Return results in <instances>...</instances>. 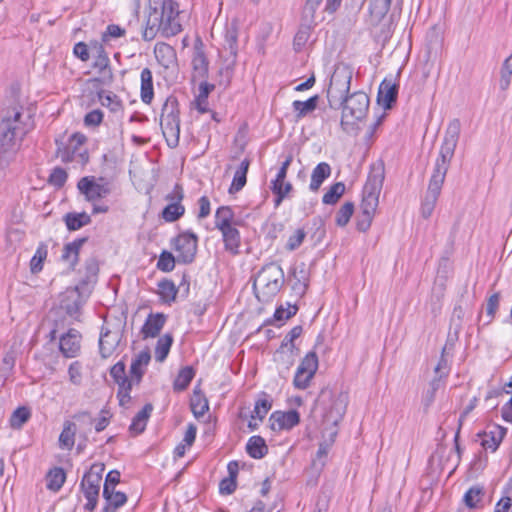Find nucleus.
<instances>
[{"label": "nucleus", "instance_id": "bf43d9fd", "mask_svg": "<svg viewBox=\"0 0 512 512\" xmlns=\"http://www.w3.org/2000/svg\"><path fill=\"white\" fill-rule=\"evenodd\" d=\"M47 256V250L44 247H39L31 259L30 267L33 273L40 272L43 268V261Z\"/></svg>", "mask_w": 512, "mask_h": 512}, {"label": "nucleus", "instance_id": "7ed1b4c3", "mask_svg": "<svg viewBox=\"0 0 512 512\" xmlns=\"http://www.w3.org/2000/svg\"><path fill=\"white\" fill-rule=\"evenodd\" d=\"M179 14V4L175 0H149L143 30L144 40L151 41L158 33L166 38L180 33L182 25Z\"/></svg>", "mask_w": 512, "mask_h": 512}, {"label": "nucleus", "instance_id": "4d7b16f0", "mask_svg": "<svg viewBox=\"0 0 512 512\" xmlns=\"http://www.w3.org/2000/svg\"><path fill=\"white\" fill-rule=\"evenodd\" d=\"M306 237V232L302 228L296 229L288 238L285 248L288 251H294L298 249Z\"/></svg>", "mask_w": 512, "mask_h": 512}, {"label": "nucleus", "instance_id": "423d86ee", "mask_svg": "<svg viewBox=\"0 0 512 512\" xmlns=\"http://www.w3.org/2000/svg\"><path fill=\"white\" fill-rule=\"evenodd\" d=\"M284 284V272L280 265L270 263L265 265L257 274L253 289L261 302L271 301Z\"/></svg>", "mask_w": 512, "mask_h": 512}, {"label": "nucleus", "instance_id": "e2e57ef3", "mask_svg": "<svg viewBox=\"0 0 512 512\" xmlns=\"http://www.w3.org/2000/svg\"><path fill=\"white\" fill-rule=\"evenodd\" d=\"M66 180L67 173L63 168L60 167L54 168L49 176V183L56 187H62Z\"/></svg>", "mask_w": 512, "mask_h": 512}, {"label": "nucleus", "instance_id": "f8f14e48", "mask_svg": "<svg viewBox=\"0 0 512 512\" xmlns=\"http://www.w3.org/2000/svg\"><path fill=\"white\" fill-rule=\"evenodd\" d=\"M87 137L82 133L72 134L61 152V158L64 162H75L85 165L89 161V153L86 147Z\"/></svg>", "mask_w": 512, "mask_h": 512}, {"label": "nucleus", "instance_id": "5701e85b", "mask_svg": "<svg viewBox=\"0 0 512 512\" xmlns=\"http://www.w3.org/2000/svg\"><path fill=\"white\" fill-rule=\"evenodd\" d=\"M241 224H234L227 228L220 230L222 235V240L224 243V248L227 252L232 255H237L240 252L241 246V235L237 228Z\"/></svg>", "mask_w": 512, "mask_h": 512}, {"label": "nucleus", "instance_id": "6e6d98bb", "mask_svg": "<svg viewBox=\"0 0 512 512\" xmlns=\"http://www.w3.org/2000/svg\"><path fill=\"white\" fill-rule=\"evenodd\" d=\"M391 0H370V12L376 18H383L389 11Z\"/></svg>", "mask_w": 512, "mask_h": 512}, {"label": "nucleus", "instance_id": "3c124183", "mask_svg": "<svg viewBox=\"0 0 512 512\" xmlns=\"http://www.w3.org/2000/svg\"><path fill=\"white\" fill-rule=\"evenodd\" d=\"M110 375L114 379V381L118 384V386L126 385V384H135L134 380L130 376L128 378L125 373V364L122 361L117 362L110 369Z\"/></svg>", "mask_w": 512, "mask_h": 512}, {"label": "nucleus", "instance_id": "f704fd0d", "mask_svg": "<svg viewBox=\"0 0 512 512\" xmlns=\"http://www.w3.org/2000/svg\"><path fill=\"white\" fill-rule=\"evenodd\" d=\"M152 410L153 406L146 404L132 419L129 430L136 435L142 433L146 428Z\"/></svg>", "mask_w": 512, "mask_h": 512}, {"label": "nucleus", "instance_id": "680f3d73", "mask_svg": "<svg viewBox=\"0 0 512 512\" xmlns=\"http://www.w3.org/2000/svg\"><path fill=\"white\" fill-rule=\"evenodd\" d=\"M271 408V404L267 399H260L256 402L252 418H258L262 421L267 415L268 411Z\"/></svg>", "mask_w": 512, "mask_h": 512}, {"label": "nucleus", "instance_id": "1a4fd4ad", "mask_svg": "<svg viewBox=\"0 0 512 512\" xmlns=\"http://www.w3.org/2000/svg\"><path fill=\"white\" fill-rule=\"evenodd\" d=\"M352 77L353 68L351 66L344 63L336 66L327 91L328 101L331 106L336 105V101L343 100V97L348 94Z\"/></svg>", "mask_w": 512, "mask_h": 512}, {"label": "nucleus", "instance_id": "0eeeda50", "mask_svg": "<svg viewBox=\"0 0 512 512\" xmlns=\"http://www.w3.org/2000/svg\"><path fill=\"white\" fill-rule=\"evenodd\" d=\"M160 125L167 145L175 148L180 139V118L178 100L169 96L162 106Z\"/></svg>", "mask_w": 512, "mask_h": 512}, {"label": "nucleus", "instance_id": "ddd939ff", "mask_svg": "<svg viewBox=\"0 0 512 512\" xmlns=\"http://www.w3.org/2000/svg\"><path fill=\"white\" fill-rule=\"evenodd\" d=\"M318 369V357L315 352H309L298 366L293 384L297 389H306Z\"/></svg>", "mask_w": 512, "mask_h": 512}, {"label": "nucleus", "instance_id": "20e7f679", "mask_svg": "<svg viewBox=\"0 0 512 512\" xmlns=\"http://www.w3.org/2000/svg\"><path fill=\"white\" fill-rule=\"evenodd\" d=\"M31 129L29 115L24 116L18 108L7 110L0 123V153L14 154Z\"/></svg>", "mask_w": 512, "mask_h": 512}, {"label": "nucleus", "instance_id": "5fc2aeb1", "mask_svg": "<svg viewBox=\"0 0 512 512\" xmlns=\"http://www.w3.org/2000/svg\"><path fill=\"white\" fill-rule=\"evenodd\" d=\"M354 213V204L352 202L344 203L337 211L335 222L338 226L344 227L348 224L351 216Z\"/></svg>", "mask_w": 512, "mask_h": 512}, {"label": "nucleus", "instance_id": "774afa93", "mask_svg": "<svg viewBox=\"0 0 512 512\" xmlns=\"http://www.w3.org/2000/svg\"><path fill=\"white\" fill-rule=\"evenodd\" d=\"M322 0H307L303 8V15L305 19L314 21L316 10L321 4Z\"/></svg>", "mask_w": 512, "mask_h": 512}, {"label": "nucleus", "instance_id": "a878e982", "mask_svg": "<svg viewBox=\"0 0 512 512\" xmlns=\"http://www.w3.org/2000/svg\"><path fill=\"white\" fill-rule=\"evenodd\" d=\"M481 437V445L485 450L492 452L496 451L505 436V430L498 426L493 425L489 430L485 431Z\"/></svg>", "mask_w": 512, "mask_h": 512}, {"label": "nucleus", "instance_id": "13d9d810", "mask_svg": "<svg viewBox=\"0 0 512 512\" xmlns=\"http://www.w3.org/2000/svg\"><path fill=\"white\" fill-rule=\"evenodd\" d=\"M157 268L163 272H170L175 268V258L172 253L163 251L158 259Z\"/></svg>", "mask_w": 512, "mask_h": 512}, {"label": "nucleus", "instance_id": "9d476101", "mask_svg": "<svg viewBox=\"0 0 512 512\" xmlns=\"http://www.w3.org/2000/svg\"><path fill=\"white\" fill-rule=\"evenodd\" d=\"M104 469V464L94 463L82 478L81 490L87 499L86 510L92 511L97 506Z\"/></svg>", "mask_w": 512, "mask_h": 512}, {"label": "nucleus", "instance_id": "bb28decb", "mask_svg": "<svg viewBox=\"0 0 512 512\" xmlns=\"http://www.w3.org/2000/svg\"><path fill=\"white\" fill-rule=\"evenodd\" d=\"M120 342V333L118 331H104L99 339V349L103 358H108L117 348Z\"/></svg>", "mask_w": 512, "mask_h": 512}, {"label": "nucleus", "instance_id": "f3484780", "mask_svg": "<svg viewBox=\"0 0 512 512\" xmlns=\"http://www.w3.org/2000/svg\"><path fill=\"white\" fill-rule=\"evenodd\" d=\"M81 348V334L76 329H70L59 339V349L64 357L78 356Z\"/></svg>", "mask_w": 512, "mask_h": 512}, {"label": "nucleus", "instance_id": "39448f33", "mask_svg": "<svg viewBox=\"0 0 512 512\" xmlns=\"http://www.w3.org/2000/svg\"><path fill=\"white\" fill-rule=\"evenodd\" d=\"M384 172L380 167H373L363 188L360 212L357 215V229L366 232L371 227L382 190Z\"/></svg>", "mask_w": 512, "mask_h": 512}, {"label": "nucleus", "instance_id": "ea45409f", "mask_svg": "<svg viewBox=\"0 0 512 512\" xmlns=\"http://www.w3.org/2000/svg\"><path fill=\"white\" fill-rule=\"evenodd\" d=\"M98 99L103 107L108 108L113 113L120 112L123 109L122 101L112 92L100 91L98 93Z\"/></svg>", "mask_w": 512, "mask_h": 512}, {"label": "nucleus", "instance_id": "4be33fe9", "mask_svg": "<svg viewBox=\"0 0 512 512\" xmlns=\"http://www.w3.org/2000/svg\"><path fill=\"white\" fill-rule=\"evenodd\" d=\"M150 360H151V354L148 349L140 351L132 359L131 366H130V375L136 385H138L141 382V379L146 372V369L150 363Z\"/></svg>", "mask_w": 512, "mask_h": 512}, {"label": "nucleus", "instance_id": "4c0bfd02", "mask_svg": "<svg viewBox=\"0 0 512 512\" xmlns=\"http://www.w3.org/2000/svg\"><path fill=\"white\" fill-rule=\"evenodd\" d=\"M76 424L65 421L59 436V445L62 449L71 450L75 443Z\"/></svg>", "mask_w": 512, "mask_h": 512}, {"label": "nucleus", "instance_id": "dca6fc26", "mask_svg": "<svg viewBox=\"0 0 512 512\" xmlns=\"http://www.w3.org/2000/svg\"><path fill=\"white\" fill-rule=\"evenodd\" d=\"M302 333L301 326L293 327L290 332L284 337L280 348L277 350V356L279 358H283L284 355H287V366H292L295 357L297 356V348L295 345V340L300 337Z\"/></svg>", "mask_w": 512, "mask_h": 512}, {"label": "nucleus", "instance_id": "393cba45", "mask_svg": "<svg viewBox=\"0 0 512 512\" xmlns=\"http://www.w3.org/2000/svg\"><path fill=\"white\" fill-rule=\"evenodd\" d=\"M154 54L157 62L165 69H169L177 63L176 51L167 43H157L154 47Z\"/></svg>", "mask_w": 512, "mask_h": 512}, {"label": "nucleus", "instance_id": "c9c22d12", "mask_svg": "<svg viewBox=\"0 0 512 512\" xmlns=\"http://www.w3.org/2000/svg\"><path fill=\"white\" fill-rule=\"evenodd\" d=\"M330 174V165L326 162L319 163L312 171L309 188L312 191H317Z\"/></svg>", "mask_w": 512, "mask_h": 512}, {"label": "nucleus", "instance_id": "c03bdc74", "mask_svg": "<svg viewBox=\"0 0 512 512\" xmlns=\"http://www.w3.org/2000/svg\"><path fill=\"white\" fill-rule=\"evenodd\" d=\"M66 479L65 472L62 468L56 467L47 474V488L52 491H58L63 486Z\"/></svg>", "mask_w": 512, "mask_h": 512}, {"label": "nucleus", "instance_id": "69168bd1", "mask_svg": "<svg viewBox=\"0 0 512 512\" xmlns=\"http://www.w3.org/2000/svg\"><path fill=\"white\" fill-rule=\"evenodd\" d=\"M225 43L231 53H236L237 49V29L235 25L226 28Z\"/></svg>", "mask_w": 512, "mask_h": 512}, {"label": "nucleus", "instance_id": "a19ab883", "mask_svg": "<svg viewBox=\"0 0 512 512\" xmlns=\"http://www.w3.org/2000/svg\"><path fill=\"white\" fill-rule=\"evenodd\" d=\"M178 289L176 288L173 281L163 279L158 282V295L161 300L165 303H171L175 301Z\"/></svg>", "mask_w": 512, "mask_h": 512}, {"label": "nucleus", "instance_id": "603ef678", "mask_svg": "<svg viewBox=\"0 0 512 512\" xmlns=\"http://www.w3.org/2000/svg\"><path fill=\"white\" fill-rule=\"evenodd\" d=\"M345 192V185L342 182L333 184L329 190L323 195V203L333 205L335 204Z\"/></svg>", "mask_w": 512, "mask_h": 512}, {"label": "nucleus", "instance_id": "49530a36", "mask_svg": "<svg viewBox=\"0 0 512 512\" xmlns=\"http://www.w3.org/2000/svg\"><path fill=\"white\" fill-rule=\"evenodd\" d=\"M214 89V85L207 82H201L199 85V93L196 97V108L200 113L208 111V96Z\"/></svg>", "mask_w": 512, "mask_h": 512}, {"label": "nucleus", "instance_id": "37998d69", "mask_svg": "<svg viewBox=\"0 0 512 512\" xmlns=\"http://www.w3.org/2000/svg\"><path fill=\"white\" fill-rule=\"evenodd\" d=\"M484 496V489L480 485L472 486L465 494L463 501L469 508H478Z\"/></svg>", "mask_w": 512, "mask_h": 512}, {"label": "nucleus", "instance_id": "2eb2a0df", "mask_svg": "<svg viewBox=\"0 0 512 512\" xmlns=\"http://www.w3.org/2000/svg\"><path fill=\"white\" fill-rule=\"evenodd\" d=\"M169 204L162 211V218L166 222H174L185 213V207L181 204L184 198V190L180 184H176L173 190L166 195Z\"/></svg>", "mask_w": 512, "mask_h": 512}, {"label": "nucleus", "instance_id": "8fccbe9b", "mask_svg": "<svg viewBox=\"0 0 512 512\" xmlns=\"http://www.w3.org/2000/svg\"><path fill=\"white\" fill-rule=\"evenodd\" d=\"M292 282V289L295 293L299 296L304 295L308 286V278L305 270H294L292 272Z\"/></svg>", "mask_w": 512, "mask_h": 512}, {"label": "nucleus", "instance_id": "6e6552de", "mask_svg": "<svg viewBox=\"0 0 512 512\" xmlns=\"http://www.w3.org/2000/svg\"><path fill=\"white\" fill-rule=\"evenodd\" d=\"M336 105L342 106L341 125H351L365 118L369 108V97L362 91L345 95L343 100L336 101Z\"/></svg>", "mask_w": 512, "mask_h": 512}, {"label": "nucleus", "instance_id": "7c9ffc66", "mask_svg": "<svg viewBox=\"0 0 512 512\" xmlns=\"http://www.w3.org/2000/svg\"><path fill=\"white\" fill-rule=\"evenodd\" d=\"M141 88H140V97L142 102L145 104H150L154 97V87H153V75L149 68H144L141 71Z\"/></svg>", "mask_w": 512, "mask_h": 512}, {"label": "nucleus", "instance_id": "412c9836", "mask_svg": "<svg viewBox=\"0 0 512 512\" xmlns=\"http://www.w3.org/2000/svg\"><path fill=\"white\" fill-rule=\"evenodd\" d=\"M191 64L194 78H204L207 75L209 62L201 41L196 43L193 47Z\"/></svg>", "mask_w": 512, "mask_h": 512}, {"label": "nucleus", "instance_id": "09e8293b", "mask_svg": "<svg viewBox=\"0 0 512 512\" xmlns=\"http://www.w3.org/2000/svg\"><path fill=\"white\" fill-rule=\"evenodd\" d=\"M195 372L192 367L186 366L182 368L175 381H174V390L176 391H183L185 390L189 384L191 383L192 379L194 378Z\"/></svg>", "mask_w": 512, "mask_h": 512}, {"label": "nucleus", "instance_id": "58836bf2", "mask_svg": "<svg viewBox=\"0 0 512 512\" xmlns=\"http://www.w3.org/2000/svg\"><path fill=\"white\" fill-rule=\"evenodd\" d=\"M318 100H319V97L317 95H315L313 97H310L306 101H300V100L293 101L292 107H293L294 112L296 113V117L298 119H301V118L307 116L308 114H310L311 112H313L317 107Z\"/></svg>", "mask_w": 512, "mask_h": 512}, {"label": "nucleus", "instance_id": "0e129e2a", "mask_svg": "<svg viewBox=\"0 0 512 512\" xmlns=\"http://www.w3.org/2000/svg\"><path fill=\"white\" fill-rule=\"evenodd\" d=\"M298 311V307L296 305L288 304L287 308L280 306L276 309L274 313V318L277 321H283L294 316Z\"/></svg>", "mask_w": 512, "mask_h": 512}, {"label": "nucleus", "instance_id": "864d4df0", "mask_svg": "<svg viewBox=\"0 0 512 512\" xmlns=\"http://www.w3.org/2000/svg\"><path fill=\"white\" fill-rule=\"evenodd\" d=\"M107 505L103 508V512H116V510L127 502V497L123 492L117 491L110 496H106Z\"/></svg>", "mask_w": 512, "mask_h": 512}, {"label": "nucleus", "instance_id": "338daca9", "mask_svg": "<svg viewBox=\"0 0 512 512\" xmlns=\"http://www.w3.org/2000/svg\"><path fill=\"white\" fill-rule=\"evenodd\" d=\"M81 369H82L81 364L78 361H75V362L71 363L69 368H68L69 380L74 385H80L81 384V381H82Z\"/></svg>", "mask_w": 512, "mask_h": 512}, {"label": "nucleus", "instance_id": "052dcab7", "mask_svg": "<svg viewBox=\"0 0 512 512\" xmlns=\"http://www.w3.org/2000/svg\"><path fill=\"white\" fill-rule=\"evenodd\" d=\"M500 303V294L494 293L492 294L486 303V314L489 317L488 323H490L493 318L495 317V314L499 308Z\"/></svg>", "mask_w": 512, "mask_h": 512}, {"label": "nucleus", "instance_id": "de8ad7c7", "mask_svg": "<svg viewBox=\"0 0 512 512\" xmlns=\"http://www.w3.org/2000/svg\"><path fill=\"white\" fill-rule=\"evenodd\" d=\"M31 411L29 408L18 407L10 416L9 423L13 429H21L22 426L30 419Z\"/></svg>", "mask_w": 512, "mask_h": 512}, {"label": "nucleus", "instance_id": "c756f323", "mask_svg": "<svg viewBox=\"0 0 512 512\" xmlns=\"http://www.w3.org/2000/svg\"><path fill=\"white\" fill-rule=\"evenodd\" d=\"M190 408L196 418L203 417L209 410V403L204 393L195 387L190 399Z\"/></svg>", "mask_w": 512, "mask_h": 512}, {"label": "nucleus", "instance_id": "e433bc0d", "mask_svg": "<svg viewBox=\"0 0 512 512\" xmlns=\"http://www.w3.org/2000/svg\"><path fill=\"white\" fill-rule=\"evenodd\" d=\"M246 450L252 458L261 459L267 454L268 447L262 437L252 436L247 442Z\"/></svg>", "mask_w": 512, "mask_h": 512}, {"label": "nucleus", "instance_id": "c85d7f7f", "mask_svg": "<svg viewBox=\"0 0 512 512\" xmlns=\"http://www.w3.org/2000/svg\"><path fill=\"white\" fill-rule=\"evenodd\" d=\"M287 170L284 168H279L275 180L272 181L271 190L276 195L275 198V206H279L283 199L289 194L292 190L291 183H286L285 188H281V183L286 179Z\"/></svg>", "mask_w": 512, "mask_h": 512}, {"label": "nucleus", "instance_id": "9b49d317", "mask_svg": "<svg viewBox=\"0 0 512 512\" xmlns=\"http://www.w3.org/2000/svg\"><path fill=\"white\" fill-rule=\"evenodd\" d=\"M77 188L85 200L92 203L111 193V185L103 177L85 176L78 181Z\"/></svg>", "mask_w": 512, "mask_h": 512}, {"label": "nucleus", "instance_id": "72a5a7b5", "mask_svg": "<svg viewBox=\"0 0 512 512\" xmlns=\"http://www.w3.org/2000/svg\"><path fill=\"white\" fill-rule=\"evenodd\" d=\"M250 166V160L245 158L240 163L239 168L236 170L232 183L229 188V193H237L239 192L247 182V172Z\"/></svg>", "mask_w": 512, "mask_h": 512}, {"label": "nucleus", "instance_id": "aec40b11", "mask_svg": "<svg viewBox=\"0 0 512 512\" xmlns=\"http://www.w3.org/2000/svg\"><path fill=\"white\" fill-rule=\"evenodd\" d=\"M60 309L69 317L77 319L80 310V293L76 288L67 289L60 298Z\"/></svg>", "mask_w": 512, "mask_h": 512}, {"label": "nucleus", "instance_id": "6ab92c4d", "mask_svg": "<svg viewBox=\"0 0 512 512\" xmlns=\"http://www.w3.org/2000/svg\"><path fill=\"white\" fill-rule=\"evenodd\" d=\"M270 422L273 430H289L299 424L300 415L296 410L276 411L270 416Z\"/></svg>", "mask_w": 512, "mask_h": 512}, {"label": "nucleus", "instance_id": "473e14b6", "mask_svg": "<svg viewBox=\"0 0 512 512\" xmlns=\"http://www.w3.org/2000/svg\"><path fill=\"white\" fill-rule=\"evenodd\" d=\"M63 221L69 231H77L91 223V217L86 212H69L64 215Z\"/></svg>", "mask_w": 512, "mask_h": 512}, {"label": "nucleus", "instance_id": "b1692460", "mask_svg": "<svg viewBox=\"0 0 512 512\" xmlns=\"http://www.w3.org/2000/svg\"><path fill=\"white\" fill-rule=\"evenodd\" d=\"M166 322V316L163 313H150L141 328L143 339L154 338L159 335Z\"/></svg>", "mask_w": 512, "mask_h": 512}, {"label": "nucleus", "instance_id": "79ce46f5", "mask_svg": "<svg viewBox=\"0 0 512 512\" xmlns=\"http://www.w3.org/2000/svg\"><path fill=\"white\" fill-rule=\"evenodd\" d=\"M93 67L104 75L108 74L110 78L112 77L109 57L101 45L96 48Z\"/></svg>", "mask_w": 512, "mask_h": 512}, {"label": "nucleus", "instance_id": "f257e3e1", "mask_svg": "<svg viewBox=\"0 0 512 512\" xmlns=\"http://www.w3.org/2000/svg\"><path fill=\"white\" fill-rule=\"evenodd\" d=\"M460 132V120H451L447 125L439 156L436 159L428 189L422 201L421 213L425 218L430 217L435 208L450 162L454 156L455 149L459 141Z\"/></svg>", "mask_w": 512, "mask_h": 512}, {"label": "nucleus", "instance_id": "f03ea898", "mask_svg": "<svg viewBox=\"0 0 512 512\" xmlns=\"http://www.w3.org/2000/svg\"><path fill=\"white\" fill-rule=\"evenodd\" d=\"M348 394L344 392L334 393L332 390L323 389L317 400V407L322 410L323 423L326 426L324 435L328 439L320 443L314 465L325 464V458L337 435L336 426L342 420L348 405Z\"/></svg>", "mask_w": 512, "mask_h": 512}, {"label": "nucleus", "instance_id": "2f4dec72", "mask_svg": "<svg viewBox=\"0 0 512 512\" xmlns=\"http://www.w3.org/2000/svg\"><path fill=\"white\" fill-rule=\"evenodd\" d=\"M85 242L86 238H80L66 244L61 256L62 260L67 262L70 267L74 268L78 263L79 251Z\"/></svg>", "mask_w": 512, "mask_h": 512}, {"label": "nucleus", "instance_id": "cd10ccee", "mask_svg": "<svg viewBox=\"0 0 512 512\" xmlns=\"http://www.w3.org/2000/svg\"><path fill=\"white\" fill-rule=\"evenodd\" d=\"M215 228L219 231L234 224H242L241 220L235 218L233 209L230 206H220L215 212Z\"/></svg>", "mask_w": 512, "mask_h": 512}, {"label": "nucleus", "instance_id": "a18cd8bd", "mask_svg": "<svg viewBox=\"0 0 512 512\" xmlns=\"http://www.w3.org/2000/svg\"><path fill=\"white\" fill-rule=\"evenodd\" d=\"M173 343V337L170 334H165L162 337H160L157 341L156 347H155V359L158 362H163L170 351V348Z\"/></svg>", "mask_w": 512, "mask_h": 512}, {"label": "nucleus", "instance_id": "a211bd4d", "mask_svg": "<svg viewBox=\"0 0 512 512\" xmlns=\"http://www.w3.org/2000/svg\"><path fill=\"white\" fill-rule=\"evenodd\" d=\"M399 85L395 82V79L390 75L384 78L381 82L378 90L377 101L385 109L392 107V104L396 101L398 95Z\"/></svg>", "mask_w": 512, "mask_h": 512}, {"label": "nucleus", "instance_id": "4468645a", "mask_svg": "<svg viewBox=\"0 0 512 512\" xmlns=\"http://www.w3.org/2000/svg\"><path fill=\"white\" fill-rule=\"evenodd\" d=\"M198 236L190 231L180 233L175 239V250L178 252L177 260L183 264L191 263L196 255Z\"/></svg>", "mask_w": 512, "mask_h": 512}]
</instances>
